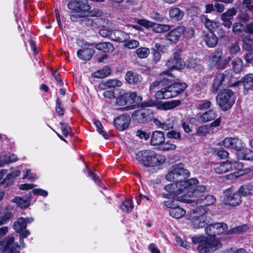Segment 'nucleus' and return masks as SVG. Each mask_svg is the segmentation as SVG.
<instances>
[{
    "label": "nucleus",
    "mask_w": 253,
    "mask_h": 253,
    "mask_svg": "<svg viewBox=\"0 0 253 253\" xmlns=\"http://www.w3.org/2000/svg\"><path fill=\"white\" fill-rule=\"evenodd\" d=\"M224 202L227 205L231 206H237L242 202L241 197L238 191L233 192V187H230L225 190Z\"/></svg>",
    "instance_id": "f8f14e48"
},
{
    "label": "nucleus",
    "mask_w": 253,
    "mask_h": 253,
    "mask_svg": "<svg viewBox=\"0 0 253 253\" xmlns=\"http://www.w3.org/2000/svg\"><path fill=\"white\" fill-rule=\"evenodd\" d=\"M192 241L195 244H198L197 248L198 253H210L222 246L220 241L214 238L205 239L203 237H194Z\"/></svg>",
    "instance_id": "7ed1b4c3"
},
{
    "label": "nucleus",
    "mask_w": 253,
    "mask_h": 253,
    "mask_svg": "<svg viewBox=\"0 0 253 253\" xmlns=\"http://www.w3.org/2000/svg\"><path fill=\"white\" fill-rule=\"evenodd\" d=\"M211 64L218 69L225 68L231 59V57L227 53L223 54L222 50L216 49L209 57Z\"/></svg>",
    "instance_id": "0eeeda50"
},
{
    "label": "nucleus",
    "mask_w": 253,
    "mask_h": 253,
    "mask_svg": "<svg viewBox=\"0 0 253 253\" xmlns=\"http://www.w3.org/2000/svg\"><path fill=\"white\" fill-rule=\"evenodd\" d=\"M186 65L187 68L193 69L196 72H201L203 70V66L195 59H191L189 60L187 63Z\"/></svg>",
    "instance_id": "c03bdc74"
},
{
    "label": "nucleus",
    "mask_w": 253,
    "mask_h": 253,
    "mask_svg": "<svg viewBox=\"0 0 253 253\" xmlns=\"http://www.w3.org/2000/svg\"><path fill=\"white\" fill-rule=\"evenodd\" d=\"M248 229V226L246 225L239 226L227 231V234H239L245 232Z\"/></svg>",
    "instance_id": "6e6d98bb"
},
{
    "label": "nucleus",
    "mask_w": 253,
    "mask_h": 253,
    "mask_svg": "<svg viewBox=\"0 0 253 253\" xmlns=\"http://www.w3.org/2000/svg\"><path fill=\"white\" fill-rule=\"evenodd\" d=\"M165 139L163 132L159 130L154 131L151 137L150 144L153 146L162 144Z\"/></svg>",
    "instance_id": "a878e982"
},
{
    "label": "nucleus",
    "mask_w": 253,
    "mask_h": 253,
    "mask_svg": "<svg viewBox=\"0 0 253 253\" xmlns=\"http://www.w3.org/2000/svg\"><path fill=\"white\" fill-rule=\"evenodd\" d=\"M137 23L146 28L151 27L154 32L157 33H164L170 29V26L167 24H160L153 23L146 19H141L137 21Z\"/></svg>",
    "instance_id": "2eb2a0df"
},
{
    "label": "nucleus",
    "mask_w": 253,
    "mask_h": 253,
    "mask_svg": "<svg viewBox=\"0 0 253 253\" xmlns=\"http://www.w3.org/2000/svg\"><path fill=\"white\" fill-rule=\"evenodd\" d=\"M167 136L171 139H175L178 140H181L180 133L174 130L169 131L167 133Z\"/></svg>",
    "instance_id": "774afa93"
},
{
    "label": "nucleus",
    "mask_w": 253,
    "mask_h": 253,
    "mask_svg": "<svg viewBox=\"0 0 253 253\" xmlns=\"http://www.w3.org/2000/svg\"><path fill=\"white\" fill-rule=\"evenodd\" d=\"M115 90L118 91V93H117V96H116L115 98L116 105L119 106H124L120 108V110H126V106H125V105L126 104V91L124 89L119 88H117Z\"/></svg>",
    "instance_id": "412c9836"
},
{
    "label": "nucleus",
    "mask_w": 253,
    "mask_h": 253,
    "mask_svg": "<svg viewBox=\"0 0 253 253\" xmlns=\"http://www.w3.org/2000/svg\"><path fill=\"white\" fill-rule=\"evenodd\" d=\"M228 228V226L224 223H216L210 224L205 229L206 234L210 236L207 239L214 238L217 239L215 236L223 233Z\"/></svg>",
    "instance_id": "9d476101"
},
{
    "label": "nucleus",
    "mask_w": 253,
    "mask_h": 253,
    "mask_svg": "<svg viewBox=\"0 0 253 253\" xmlns=\"http://www.w3.org/2000/svg\"><path fill=\"white\" fill-rule=\"evenodd\" d=\"M184 27L179 26L173 30L170 31L167 34V39L172 42H176L178 41L179 37L184 31Z\"/></svg>",
    "instance_id": "bb28decb"
},
{
    "label": "nucleus",
    "mask_w": 253,
    "mask_h": 253,
    "mask_svg": "<svg viewBox=\"0 0 253 253\" xmlns=\"http://www.w3.org/2000/svg\"><path fill=\"white\" fill-rule=\"evenodd\" d=\"M87 176L90 177L100 187H101L102 182L99 176L87 166H86Z\"/></svg>",
    "instance_id": "603ef678"
},
{
    "label": "nucleus",
    "mask_w": 253,
    "mask_h": 253,
    "mask_svg": "<svg viewBox=\"0 0 253 253\" xmlns=\"http://www.w3.org/2000/svg\"><path fill=\"white\" fill-rule=\"evenodd\" d=\"M136 135L141 139L147 141L150 138V133L142 130H137L136 132Z\"/></svg>",
    "instance_id": "338daca9"
},
{
    "label": "nucleus",
    "mask_w": 253,
    "mask_h": 253,
    "mask_svg": "<svg viewBox=\"0 0 253 253\" xmlns=\"http://www.w3.org/2000/svg\"><path fill=\"white\" fill-rule=\"evenodd\" d=\"M113 125L119 131L126 129V114H124L114 118Z\"/></svg>",
    "instance_id": "b1692460"
},
{
    "label": "nucleus",
    "mask_w": 253,
    "mask_h": 253,
    "mask_svg": "<svg viewBox=\"0 0 253 253\" xmlns=\"http://www.w3.org/2000/svg\"><path fill=\"white\" fill-rule=\"evenodd\" d=\"M238 158L241 160H253V151L249 149L242 148L237 153Z\"/></svg>",
    "instance_id": "f704fd0d"
},
{
    "label": "nucleus",
    "mask_w": 253,
    "mask_h": 253,
    "mask_svg": "<svg viewBox=\"0 0 253 253\" xmlns=\"http://www.w3.org/2000/svg\"><path fill=\"white\" fill-rule=\"evenodd\" d=\"M0 246L3 247V251L6 253H20V246L14 243V237H8L0 242Z\"/></svg>",
    "instance_id": "4468645a"
},
{
    "label": "nucleus",
    "mask_w": 253,
    "mask_h": 253,
    "mask_svg": "<svg viewBox=\"0 0 253 253\" xmlns=\"http://www.w3.org/2000/svg\"><path fill=\"white\" fill-rule=\"evenodd\" d=\"M236 9L233 7L222 13L221 15V18H224L231 20L233 18L234 16L236 15Z\"/></svg>",
    "instance_id": "4d7b16f0"
},
{
    "label": "nucleus",
    "mask_w": 253,
    "mask_h": 253,
    "mask_svg": "<svg viewBox=\"0 0 253 253\" xmlns=\"http://www.w3.org/2000/svg\"><path fill=\"white\" fill-rule=\"evenodd\" d=\"M141 80V76L137 73L132 71L127 72V83L135 84L140 82Z\"/></svg>",
    "instance_id": "a19ab883"
},
{
    "label": "nucleus",
    "mask_w": 253,
    "mask_h": 253,
    "mask_svg": "<svg viewBox=\"0 0 253 253\" xmlns=\"http://www.w3.org/2000/svg\"><path fill=\"white\" fill-rule=\"evenodd\" d=\"M135 53L140 58H146L150 53V50L147 47H140L135 50Z\"/></svg>",
    "instance_id": "5fc2aeb1"
},
{
    "label": "nucleus",
    "mask_w": 253,
    "mask_h": 253,
    "mask_svg": "<svg viewBox=\"0 0 253 253\" xmlns=\"http://www.w3.org/2000/svg\"><path fill=\"white\" fill-rule=\"evenodd\" d=\"M228 50V52L231 54H235L238 53L240 50V47L238 42H236L232 43L230 46H229Z\"/></svg>",
    "instance_id": "e2e57ef3"
},
{
    "label": "nucleus",
    "mask_w": 253,
    "mask_h": 253,
    "mask_svg": "<svg viewBox=\"0 0 253 253\" xmlns=\"http://www.w3.org/2000/svg\"><path fill=\"white\" fill-rule=\"evenodd\" d=\"M142 100V98L136 92H130L127 96V110L138 108Z\"/></svg>",
    "instance_id": "a211bd4d"
},
{
    "label": "nucleus",
    "mask_w": 253,
    "mask_h": 253,
    "mask_svg": "<svg viewBox=\"0 0 253 253\" xmlns=\"http://www.w3.org/2000/svg\"><path fill=\"white\" fill-rule=\"evenodd\" d=\"M153 122L158 128L166 130L172 129L174 127L175 119L171 116L168 118L165 122H161L158 119L154 118Z\"/></svg>",
    "instance_id": "aec40b11"
},
{
    "label": "nucleus",
    "mask_w": 253,
    "mask_h": 253,
    "mask_svg": "<svg viewBox=\"0 0 253 253\" xmlns=\"http://www.w3.org/2000/svg\"><path fill=\"white\" fill-rule=\"evenodd\" d=\"M244 88V94L247 93L249 90L253 89V74H248L245 76L242 80Z\"/></svg>",
    "instance_id": "2f4dec72"
},
{
    "label": "nucleus",
    "mask_w": 253,
    "mask_h": 253,
    "mask_svg": "<svg viewBox=\"0 0 253 253\" xmlns=\"http://www.w3.org/2000/svg\"><path fill=\"white\" fill-rule=\"evenodd\" d=\"M21 174L19 169H16L7 174L6 176L0 181V185H3L5 188L12 185L17 176Z\"/></svg>",
    "instance_id": "5701e85b"
},
{
    "label": "nucleus",
    "mask_w": 253,
    "mask_h": 253,
    "mask_svg": "<svg viewBox=\"0 0 253 253\" xmlns=\"http://www.w3.org/2000/svg\"><path fill=\"white\" fill-rule=\"evenodd\" d=\"M190 174L189 171L184 168L183 164L173 165L170 171L166 174V178L174 183L165 186V189L169 194H162L161 196L168 199L170 196L182 202H190L191 200L185 198L183 195L185 188H182L181 186L185 184V180L189 177Z\"/></svg>",
    "instance_id": "f257e3e1"
},
{
    "label": "nucleus",
    "mask_w": 253,
    "mask_h": 253,
    "mask_svg": "<svg viewBox=\"0 0 253 253\" xmlns=\"http://www.w3.org/2000/svg\"><path fill=\"white\" fill-rule=\"evenodd\" d=\"M13 228L16 233L21 232L27 228L25 219L23 217L18 218L13 223Z\"/></svg>",
    "instance_id": "ea45409f"
},
{
    "label": "nucleus",
    "mask_w": 253,
    "mask_h": 253,
    "mask_svg": "<svg viewBox=\"0 0 253 253\" xmlns=\"http://www.w3.org/2000/svg\"><path fill=\"white\" fill-rule=\"evenodd\" d=\"M111 73V69L108 66L104 67L102 69L98 70L92 73V76L95 78H104Z\"/></svg>",
    "instance_id": "e433bc0d"
},
{
    "label": "nucleus",
    "mask_w": 253,
    "mask_h": 253,
    "mask_svg": "<svg viewBox=\"0 0 253 253\" xmlns=\"http://www.w3.org/2000/svg\"><path fill=\"white\" fill-rule=\"evenodd\" d=\"M198 181L196 178H191L188 180H185V184L182 185V188L184 187L185 192L184 196L189 199L190 197H195L200 198V196L205 195L206 187L204 185H197Z\"/></svg>",
    "instance_id": "39448f33"
},
{
    "label": "nucleus",
    "mask_w": 253,
    "mask_h": 253,
    "mask_svg": "<svg viewBox=\"0 0 253 253\" xmlns=\"http://www.w3.org/2000/svg\"><path fill=\"white\" fill-rule=\"evenodd\" d=\"M243 167L242 164L236 161H226L217 166L214 169L217 174H222L229 171L240 169Z\"/></svg>",
    "instance_id": "9b49d317"
},
{
    "label": "nucleus",
    "mask_w": 253,
    "mask_h": 253,
    "mask_svg": "<svg viewBox=\"0 0 253 253\" xmlns=\"http://www.w3.org/2000/svg\"><path fill=\"white\" fill-rule=\"evenodd\" d=\"M88 14H84L81 24L83 26L92 27V18L89 17Z\"/></svg>",
    "instance_id": "680f3d73"
},
{
    "label": "nucleus",
    "mask_w": 253,
    "mask_h": 253,
    "mask_svg": "<svg viewBox=\"0 0 253 253\" xmlns=\"http://www.w3.org/2000/svg\"><path fill=\"white\" fill-rule=\"evenodd\" d=\"M166 66L170 69H181L185 67L182 59L181 58L180 51L176 50L173 56L167 60Z\"/></svg>",
    "instance_id": "dca6fc26"
},
{
    "label": "nucleus",
    "mask_w": 253,
    "mask_h": 253,
    "mask_svg": "<svg viewBox=\"0 0 253 253\" xmlns=\"http://www.w3.org/2000/svg\"><path fill=\"white\" fill-rule=\"evenodd\" d=\"M148 110H136L132 114V118L137 123L143 124L147 122Z\"/></svg>",
    "instance_id": "c85d7f7f"
},
{
    "label": "nucleus",
    "mask_w": 253,
    "mask_h": 253,
    "mask_svg": "<svg viewBox=\"0 0 253 253\" xmlns=\"http://www.w3.org/2000/svg\"><path fill=\"white\" fill-rule=\"evenodd\" d=\"M12 201L16 203L17 206L21 209H25L28 207L30 205V204L27 200H24L20 197H14Z\"/></svg>",
    "instance_id": "8fccbe9b"
},
{
    "label": "nucleus",
    "mask_w": 253,
    "mask_h": 253,
    "mask_svg": "<svg viewBox=\"0 0 253 253\" xmlns=\"http://www.w3.org/2000/svg\"><path fill=\"white\" fill-rule=\"evenodd\" d=\"M187 86L185 83L176 82L158 91L155 96L158 100L174 97L182 92Z\"/></svg>",
    "instance_id": "20e7f679"
},
{
    "label": "nucleus",
    "mask_w": 253,
    "mask_h": 253,
    "mask_svg": "<svg viewBox=\"0 0 253 253\" xmlns=\"http://www.w3.org/2000/svg\"><path fill=\"white\" fill-rule=\"evenodd\" d=\"M202 22L204 24L205 27L209 30L208 31L213 32L218 26V23L215 21L210 19L206 15H202L201 17Z\"/></svg>",
    "instance_id": "72a5a7b5"
},
{
    "label": "nucleus",
    "mask_w": 253,
    "mask_h": 253,
    "mask_svg": "<svg viewBox=\"0 0 253 253\" xmlns=\"http://www.w3.org/2000/svg\"><path fill=\"white\" fill-rule=\"evenodd\" d=\"M232 68L236 73H239L243 69V63L239 58H236L232 62Z\"/></svg>",
    "instance_id": "09e8293b"
},
{
    "label": "nucleus",
    "mask_w": 253,
    "mask_h": 253,
    "mask_svg": "<svg viewBox=\"0 0 253 253\" xmlns=\"http://www.w3.org/2000/svg\"><path fill=\"white\" fill-rule=\"evenodd\" d=\"M244 30L243 25L239 22L234 23L233 25L232 31L236 34H238L243 32Z\"/></svg>",
    "instance_id": "69168bd1"
},
{
    "label": "nucleus",
    "mask_w": 253,
    "mask_h": 253,
    "mask_svg": "<svg viewBox=\"0 0 253 253\" xmlns=\"http://www.w3.org/2000/svg\"><path fill=\"white\" fill-rule=\"evenodd\" d=\"M94 47L104 53H110L114 50L113 45L110 42L93 43Z\"/></svg>",
    "instance_id": "7c9ffc66"
},
{
    "label": "nucleus",
    "mask_w": 253,
    "mask_h": 253,
    "mask_svg": "<svg viewBox=\"0 0 253 253\" xmlns=\"http://www.w3.org/2000/svg\"><path fill=\"white\" fill-rule=\"evenodd\" d=\"M84 14L80 13L77 10H72L70 14V19L73 22L79 21L81 23Z\"/></svg>",
    "instance_id": "3c124183"
},
{
    "label": "nucleus",
    "mask_w": 253,
    "mask_h": 253,
    "mask_svg": "<svg viewBox=\"0 0 253 253\" xmlns=\"http://www.w3.org/2000/svg\"><path fill=\"white\" fill-rule=\"evenodd\" d=\"M65 108L59 97L56 99L55 111L59 116H63L65 113Z\"/></svg>",
    "instance_id": "37998d69"
},
{
    "label": "nucleus",
    "mask_w": 253,
    "mask_h": 253,
    "mask_svg": "<svg viewBox=\"0 0 253 253\" xmlns=\"http://www.w3.org/2000/svg\"><path fill=\"white\" fill-rule=\"evenodd\" d=\"M221 143L225 147L237 150V152L243 147L242 141L238 138L227 137Z\"/></svg>",
    "instance_id": "f3484780"
},
{
    "label": "nucleus",
    "mask_w": 253,
    "mask_h": 253,
    "mask_svg": "<svg viewBox=\"0 0 253 253\" xmlns=\"http://www.w3.org/2000/svg\"><path fill=\"white\" fill-rule=\"evenodd\" d=\"M244 47L247 50H253V40L249 36L243 38Z\"/></svg>",
    "instance_id": "864d4df0"
},
{
    "label": "nucleus",
    "mask_w": 253,
    "mask_h": 253,
    "mask_svg": "<svg viewBox=\"0 0 253 253\" xmlns=\"http://www.w3.org/2000/svg\"><path fill=\"white\" fill-rule=\"evenodd\" d=\"M176 148L175 144L169 142H163L162 144L161 150L163 151L174 150Z\"/></svg>",
    "instance_id": "0e129e2a"
},
{
    "label": "nucleus",
    "mask_w": 253,
    "mask_h": 253,
    "mask_svg": "<svg viewBox=\"0 0 253 253\" xmlns=\"http://www.w3.org/2000/svg\"><path fill=\"white\" fill-rule=\"evenodd\" d=\"M77 44L81 47L77 51L78 58L84 61L90 60L95 53V50L90 47L94 45V43L87 42L84 40H79L77 41Z\"/></svg>",
    "instance_id": "1a4fd4ad"
},
{
    "label": "nucleus",
    "mask_w": 253,
    "mask_h": 253,
    "mask_svg": "<svg viewBox=\"0 0 253 253\" xmlns=\"http://www.w3.org/2000/svg\"><path fill=\"white\" fill-rule=\"evenodd\" d=\"M215 198L211 195H202L197 200V204H203L205 206H210L215 202Z\"/></svg>",
    "instance_id": "473e14b6"
},
{
    "label": "nucleus",
    "mask_w": 253,
    "mask_h": 253,
    "mask_svg": "<svg viewBox=\"0 0 253 253\" xmlns=\"http://www.w3.org/2000/svg\"><path fill=\"white\" fill-rule=\"evenodd\" d=\"M232 75L230 71L226 70L223 73L217 74L214 79L212 91L216 92L222 85L233 86L237 85L239 82L232 83Z\"/></svg>",
    "instance_id": "6e6552de"
},
{
    "label": "nucleus",
    "mask_w": 253,
    "mask_h": 253,
    "mask_svg": "<svg viewBox=\"0 0 253 253\" xmlns=\"http://www.w3.org/2000/svg\"><path fill=\"white\" fill-rule=\"evenodd\" d=\"M93 124L96 127L97 132L100 134L102 135L105 139H109L110 137L109 135L103 130V126L101 122L98 120L94 119L93 120Z\"/></svg>",
    "instance_id": "de8ad7c7"
},
{
    "label": "nucleus",
    "mask_w": 253,
    "mask_h": 253,
    "mask_svg": "<svg viewBox=\"0 0 253 253\" xmlns=\"http://www.w3.org/2000/svg\"><path fill=\"white\" fill-rule=\"evenodd\" d=\"M220 124V118H217L212 122L210 126L204 125L198 127L197 129V134L199 135H206L211 132V127H216Z\"/></svg>",
    "instance_id": "393cba45"
},
{
    "label": "nucleus",
    "mask_w": 253,
    "mask_h": 253,
    "mask_svg": "<svg viewBox=\"0 0 253 253\" xmlns=\"http://www.w3.org/2000/svg\"><path fill=\"white\" fill-rule=\"evenodd\" d=\"M68 8L71 10H77L80 13L87 14L91 6L88 3L87 0H77L70 1L67 4Z\"/></svg>",
    "instance_id": "ddd939ff"
},
{
    "label": "nucleus",
    "mask_w": 253,
    "mask_h": 253,
    "mask_svg": "<svg viewBox=\"0 0 253 253\" xmlns=\"http://www.w3.org/2000/svg\"><path fill=\"white\" fill-rule=\"evenodd\" d=\"M136 159L146 167L157 166L164 163L166 158L152 150H143L136 154Z\"/></svg>",
    "instance_id": "f03ea898"
},
{
    "label": "nucleus",
    "mask_w": 253,
    "mask_h": 253,
    "mask_svg": "<svg viewBox=\"0 0 253 253\" xmlns=\"http://www.w3.org/2000/svg\"><path fill=\"white\" fill-rule=\"evenodd\" d=\"M238 193L240 196H248L253 195V186L252 185H244L241 186L238 190Z\"/></svg>",
    "instance_id": "58836bf2"
},
{
    "label": "nucleus",
    "mask_w": 253,
    "mask_h": 253,
    "mask_svg": "<svg viewBox=\"0 0 253 253\" xmlns=\"http://www.w3.org/2000/svg\"><path fill=\"white\" fill-rule=\"evenodd\" d=\"M216 102L222 111L229 109L235 102L233 92L228 89L220 91L216 97Z\"/></svg>",
    "instance_id": "423d86ee"
},
{
    "label": "nucleus",
    "mask_w": 253,
    "mask_h": 253,
    "mask_svg": "<svg viewBox=\"0 0 253 253\" xmlns=\"http://www.w3.org/2000/svg\"><path fill=\"white\" fill-rule=\"evenodd\" d=\"M211 103L210 100H204L200 101L196 106V108L199 110H205L210 108Z\"/></svg>",
    "instance_id": "13d9d810"
},
{
    "label": "nucleus",
    "mask_w": 253,
    "mask_h": 253,
    "mask_svg": "<svg viewBox=\"0 0 253 253\" xmlns=\"http://www.w3.org/2000/svg\"><path fill=\"white\" fill-rule=\"evenodd\" d=\"M169 16L175 20H180L183 16V12L177 7H174L169 11Z\"/></svg>",
    "instance_id": "79ce46f5"
},
{
    "label": "nucleus",
    "mask_w": 253,
    "mask_h": 253,
    "mask_svg": "<svg viewBox=\"0 0 253 253\" xmlns=\"http://www.w3.org/2000/svg\"><path fill=\"white\" fill-rule=\"evenodd\" d=\"M99 35L102 36V37L104 38H109L112 40L116 41L118 42H124V46H126V39L125 38L124 40H123L122 38H120L119 37H113V35H114L115 36V33H114L112 30L108 29L105 28L103 27L102 29H101L99 31Z\"/></svg>",
    "instance_id": "4be33fe9"
},
{
    "label": "nucleus",
    "mask_w": 253,
    "mask_h": 253,
    "mask_svg": "<svg viewBox=\"0 0 253 253\" xmlns=\"http://www.w3.org/2000/svg\"><path fill=\"white\" fill-rule=\"evenodd\" d=\"M188 219L191 220L195 228H203L206 225L205 217L197 215L189 214Z\"/></svg>",
    "instance_id": "c756f323"
},
{
    "label": "nucleus",
    "mask_w": 253,
    "mask_h": 253,
    "mask_svg": "<svg viewBox=\"0 0 253 253\" xmlns=\"http://www.w3.org/2000/svg\"><path fill=\"white\" fill-rule=\"evenodd\" d=\"M217 117L216 112L213 110L205 112L202 115H198V119L202 123H207L215 119Z\"/></svg>",
    "instance_id": "cd10ccee"
},
{
    "label": "nucleus",
    "mask_w": 253,
    "mask_h": 253,
    "mask_svg": "<svg viewBox=\"0 0 253 253\" xmlns=\"http://www.w3.org/2000/svg\"><path fill=\"white\" fill-rule=\"evenodd\" d=\"M159 78L162 80V85H166L174 81V77L169 71L161 73Z\"/></svg>",
    "instance_id": "4c0bfd02"
},
{
    "label": "nucleus",
    "mask_w": 253,
    "mask_h": 253,
    "mask_svg": "<svg viewBox=\"0 0 253 253\" xmlns=\"http://www.w3.org/2000/svg\"><path fill=\"white\" fill-rule=\"evenodd\" d=\"M208 211L209 209L206 207V206L203 204H201L194 209L190 214L203 217V216Z\"/></svg>",
    "instance_id": "49530a36"
},
{
    "label": "nucleus",
    "mask_w": 253,
    "mask_h": 253,
    "mask_svg": "<svg viewBox=\"0 0 253 253\" xmlns=\"http://www.w3.org/2000/svg\"><path fill=\"white\" fill-rule=\"evenodd\" d=\"M106 81L109 88L116 89V87H120L122 85V82L117 79H109Z\"/></svg>",
    "instance_id": "052dcab7"
},
{
    "label": "nucleus",
    "mask_w": 253,
    "mask_h": 253,
    "mask_svg": "<svg viewBox=\"0 0 253 253\" xmlns=\"http://www.w3.org/2000/svg\"><path fill=\"white\" fill-rule=\"evenodd\" d=\"M202 38L206 45L209 47H214L218 42L217 37L212 31H203Z\"/></svg>",
    "instance_id": "6ab92c4d"
},
{
    "label": "nucleus",
    "mask_w": 253,
    "mask_h": 253,
    "mask_svg": "<svg viewBox=\"0 0 253 253\" xmlns=\"http://www.w3.org/2000/svg\"><path fill=\"white\" fill-rule=\"evenodd\" d=\"M181 103L179 100H173L167 101L161 105V108L165 110H170L179 106Z\"/></svg>",
    "instance_id": "a18cd8bd"
},
{
    "label": "nucleus",
    "mask_w": 253,
    "mask_h": 253,
    "mask_svg": "<svg viewBox=\"0 0 253 253\" xmlns=\"http://www.w3.org/2000/svg\"><path fill=\"white\" fill-rule=\"evenodd\" d=\"M169 213L173 218L178 219L183 216L185 214L186 211L179 207L175 206L174 208L169 209Z\"/></svg>",
    "instance_id": "c9c22d12"
},
{
    "label": "nucleus",
    "mask_w": 253,
    "mask_h": 253,
    "mask_svg": "<svg viewBox=\"0 0 253 253\" xmlns=\"http://www.w3.org/2000/svg\"><path fill=\"white\" fill-rule=\"evenodd\" d=\"M60 125L62 133L65 137H67L70 133H71L72 128L68 124L65 123L60 122Z\"/></svg>",
    "instance_id": "bf43d9fd"
}]
</instances>
